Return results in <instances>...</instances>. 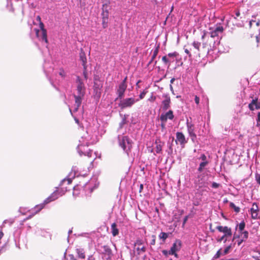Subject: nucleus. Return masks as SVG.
Segmentation results:
<instances>
[{
  "label": "nucleus",
  "mask_w": 260,
  "mask_h": 260,
  "mask_svg": "<svg viewBox=\"0 0 260 260\" xmlns=\"http://www.w3.org/2000/svg\"><path fill=\"white\" fill-rule=\"evenodd\" d=\"M108 19V11L106 12V17H103V24L104 28L106 27Z\"/></svg>",
  "instance_id": "nucleus-28"
},
{
  "label": "nucleus",
  "mask_w": 260,
  "mask_h": 260,
  "mask_svg": "<svg viewBox=\"0 0 260 260\" xmlns=\"http://www.w3.org/2000/svg\"><path fill=\"white\" fill-rule=\"evenodd\" d=\"M193 46L198 50V51H200V47L201 45V43L198 42H193L192 43Z\"/></svg>",
  "instance_id": "nucleus-34"
},
{
  "label": "nucleus",
  "mask_w": 260,
  "mask_h": 260,
  "mask_svg": "<svg viewBox=\"0 0 260 260\" xmlns=\"http://www.w3.org/2000/svg\"><path fill=\"white\" fill-rule=\"evenodd\" d=\"M159 46L158 45L153 52V55L151 57V61H153L156 57L159 51Z\"/></svg>",
  "instance_id": "nucleus-27"
},
{
  "label": "nucleus",
  "mask_w": 260,
  "mask_h": 260,
  "mask_svg": "<svg viewBox=\"0 0 260 260\" xmlns=\"http://www.w3.org/2000/svg\"><path fill=\"white\" fill-rule=\"evenodd\" d=\"M208 164V161H203L202 162L200 163V166H199V167L198 169V171L199 172H202L204 168V167L207 165Z\"/></svg>",
  "instance_id": "nucleus-26"
},
{
  "label": "nucleus",
  "mask_w": 260,
  "mask_h": 260,
  "mask_svg": "<svg viewBox=\"0 0 260 260\" xmlns=\"http://www.w3.org/2000/svg\"><path fill=\"white\" fill-rule=\"evenodd\" d=\"M181 247V241L178 239L176 240L170 249L172 255H174L175 257H177L178 254L176 253V252L179 251Z\"/></svg>",
  "instance_id": "nucleus-6"
},
{
  "label": "nucleus",
  "mask_w": 260,
  "mask_h": 260,
  "mask_svg": "<svg viewBox=\"0 0 260 260\" xmlns=\"http://www.w3.org/2000/svg\"><path fill=\"white\" fill-rule=\"evenodd\" d=\"M162 61L165 63V64H168V66L169 67L170 65V61L168 59L167 56H164L162 57Z\"/></svg>",
  "instance_id": "nucleus-38"
},
{
  "label": "nucleus",
  "mask_w": 260,
  "mask_h": 260,
  "mask_svg": "<svg viewBox=\"0 0 260 260\" xmlns=\"http://www.w3.org/2000/svg\"><path fill=\"white\" fill-rule=\"evenodd\" d=\"M252 257L256 260H260V251L256 252Z\"/></svg>",
  "instance_id": "nucleus-36"
},
{
  "label": "nucleus",
  "mask_w": 260,
  "mask_h": 260,
  "mask_svg": "<svg viewBox=\"0 0 260 260\" xmlns=\"http://www.w3.org/2000/svg\"><path fill=\"white\" fill-rule=\"evenodd\" d=\"M147 243L142 239L138 238L134 243L133 254L136 258H146Z\"/></svg>",
  "instance_id": "nucleus-1"
},
{
  "label": "nucleus",
  "mask_w": 260,
  "mask_h": 260,
  "mask_svg": "<svg viewBox=\"0 0 260 260\" xmlns=\"http://www.w3.org/2000/svg\"><path fill=\"white\" fill-rule=\"evenodd\" d=\"M207 33V31L204 30L203 31V35L202 36L201 39L202 40L203 49L204 50L205 52L209 53L210 50L211 49V46L208 43V40H206L205 39Z\"/></svg>",
  "instance_id": "nucleus-5"
},
{
  "label": "nucleus",
  "mask_w": 260,
  "mask_h": 260,
  "mask_svg": "<svg viewBox=\"0 0 260 260\" xmlns=\"http://www.w3.org/2000/svg\"><path fill=\"white\" fill-rule=\"evenodd\" d=\"M259 209L256 203H254L250 209V213L251 217L253 219H257L258 218Z\"/></svg>",
  "instance_id": "nucleus-14"
},
{
  "label": "nucleus",
  "mask_w": 260,
  "mask_h": 260,
  "mask_svg": "<svg viewBox=\"0 0 260 260\" xmlns=\"http://www.w3.org/2000/svg\"><path fill=\"white\" fill-rule=\"evenodd\" d=\"M147 93V91L144 90L142 92H141L140 93V94L139 95V98H140V99H143L145 95H146Z\"/></svg>",
  "instance_id": "nucleus-46"
},
{
  "label": "nucleus",
  "mask_w": 260,
  "mask_h": 260,
  "mask_svg": "<svg viewBox=\"0 0 260 260\" xmlns=\"http://www.w3.org/2000/svg\"><path fill=\"white\" fill-rule=\"evenodd\" d=\"M104 248V254L108 255V258H110L112 255V251L110 246L108 245L103 246Z\"/></svg>",
  "instance_id": "nucleus-21"
},
{
  "label": "nucleus",
  "mask_w": 260,
  "mask_h": 260,
  "mask_svg": "<svg viewBox=\"0 0 260 260\" xmlns=\"http://www.w3.org/2000/svg\"><path fill=\"white\" fill-rule=\"evenodd\" d=\"M248 108L250 111H254L255 109H260V102L258 101V98L256 97L253 99L248 105Z\"/></svg>",
  "instance_id": "nucleus-12"
},
{
  "label": "nucleus",
  "mask_w": 260,
  "mask_h": 260,
  "mask_svg": "<svg viewBox=\"0 0 260 260\" xmlns=\"http://www.w3.org/2000/svg\"><path fill=\"white\" fill-rule=\"evenodd\" d=\"M76 251L79 258L84 259L85 258V252L84 249L81 248H77Z\"/></svg>",
  "instance_id": "nucleus-22"
},
{
  "label": "nucleus",
  "mask_w": 260,
  "mask_h": 260,
  "mask_svg": "<svg viewBox=\"0 0 260 260\" xmlns=\"http://www.w3.org/2000/svg\"><path fill=\"white\" fill-rule=\"evenodd\" d=\"M111 233L112 235L115 237L118 235L119 230L117 228V224L116 223H113L111 225Z\"/></svg>",
  "instance_id": "nucleus-23"
},
{
  "label": "nucleus",
  "mask_w": 260,
  "mask_h": 260,
  "mask_svg": "<svg viewBox=\"0 0 260 260\" xmlns=\"http://www.w3.org/2000/svg\"><path fill=\"white\" fill-rule=\"evenodd\" d=\"M169 237V234L165 232H161L159 235V238L165 241Z\"/></svg>",
  "instance_id": "nucleus-29"
},
{
  "label": "nucleus",
  "mask_w": 260,
  "mask_h": 260,
  "mask_svg": "<svg viewBox=\"0 0 260 260\" xmlns=\"http://www.w3.org/2000/svg\"><path fill=\"white\" fill-rule=\"evenodd\" d=\"M219 186V184H218V183H217L213 182V183H212V187L213 188H218Z\"/></svg>",
  "instance_id": "nucleus-47"
},
{
  "label": "nucleus",
  "mask_w": 260,
  "mask_h": 260,
  "mask_svg": "<svg viewBox=\"0 0 260 260\" xmlns=\"http://www.w3.org/2000/svg\"><path fill=\"white\" fill-rule=\"evenodd\" d=\"M59 75L61 76L63 78H64L65 76H66V74H65V72H64V71L63 70V69H60V71L59 72Z\"/></svg>",
  "instance_id": "nucleus-43"
},
{
  "label": "nucleus",
  "mask_w": 260,
  "mask_h": 260,
  "mask_svg": "<svg viewBox=\"0 0 260 260\" xmlns=\"http://www.w3.org/2000/svg\"><path fill=\"white\" fill-rule=\"evenodd\" d=\"M230 206L231 208H233L236 213L240 212V208L237 207L233 203H230Z\"/></svg>",
  "instance_id": "nucleus-30"
},
{
  "label": "nucleus",
  "mask_w": 260,
  "mask_h": 260,
  "mask_svg": "<svg viewBox=\"0 0 260 260\" xmlns=\"http://www.w3.org/2000/svg\"><path fill=\"white\" fill-rule=\"evenodd\" d=\"M255 178L257 182L260 185V174H257L255 176Z\"/></svg>",
  "instance_id": "nucleus-51"
},
{
  "label": "nucleus",
  "mask_w": 260,
  "mask_h": 260,
  "mask_svg": "<svg viewBox=\"0 0 260 260\" xmlns=\"http://www.w3.org/2000/svg\"><path fill=\"white\" fill-rule=\"evenodd\" d=\"M176 135V143L177 144L178 142L180 145L184 146L187 143L184 135L182 132H177Z\"/></svg>",
  "instance_id": "nucleus-9"
},
{
  "label": "nucleus",
  "mask_w": 260,
  "mask_h": 260,
  "mask_svg": "<svg viewBox=\"0 0 260 260\" xmlns=\"http://www.w3.org/2000/svg\"><path fill=\"white\" fill-rule=\"evenodd\" d=\"M94 82H102L98 76L94 77Z\"/></svg>",
  "instance_id": "nucleus-50"
},
{
  "label": "nucleus",
  "mask_w": 260,
  "mask_h": 260,
  "mask_svg": "<svg viewBox=\"0 0 260 260\" xmlns=\"http://www.w3.org/2000/svg\"><path fill=\"white\" fill-rule=\"evenodd\" d=\"M126 80L127 77H125V78L123 80V81L120 83V84H124L125 85H127Z\"/></svg>",
  "instance_id": "nucleus-54"
},
{
  "label": "nucleus",
  "mask_w": 260,
  "mask_h": 260,
  "mask_svg": "<svg viewBox=\"0 0 260 260\" xmlns=\"http://www.w3.org/2000/svg\"><path fill=\"white\" fill-rule=\"evenodd\" d=\"M103 85V82H94L93 91L95 95L98 98L101 96Z\"/></svg>",
  "instance_id": "nucleus-7"
},
{
  "label": "nucleus",
  "mask_w": 260,
  "mask_h": 260,
  "mask_svg": "<svg viewBox=\"0 0 260 260\" xmlns=\"http://www.w3.org/2000/svg\"><path fill=\"white\" fill-rule=\"evenodd\" d=\"M156 99L155 96H151V98L149 99L150 101H151L152 102L154 101Z\"/></svg>",
  "instance_id": "nucleus-62"
},
{
  "label": "nucleus",
  "mask_w": 260,
  "mask_h": 260,
  "mask_svg": "<svg viewBox=\"0 0 260 260\" xmlns=\"http://www.w3.org/2000/svg\"><path fill=\"white\" fill-rule=\"evenodd\" d=\"M39 26L42 32V39L46 44H48V41L47 39V30L45 28L44 24L42 21H40V23H39Z\"/></svg>",
  "instance_id": "nucleus-17"
},
{
  "label": "nucleus",
  "mask_w": 260,
  "mask_h": 260,
  "mask_svg": "<svg viewBox=\"0 0 260 260\" xmlns=\"http://www.w3.org/2000/svg\"><path fill=\"white\" fill-rule=\"evenodd\" d=\"M165 123H166V122H162L161 123V127L162 129L165 128V125H166Z\"/></svg>",
  "instance_id": "nucleus-58"
},
{
  "label": "nucleus",
  "mask_w": 260,
  "mask_h": 260,
  "mask_svg": "<svg viewBox=\"0 0 260 260\" xmlns=\"http://www.w3.org/2000/svg\"><path fill=\"white\" fill-rule=\"evenodd\" d=\"M188 219V216H186L184 219H183V225H184L185 223L186 222L187 220Z\"/></svg>",
  "instance_id": "nucleus-56"
},
{
  "label": "nucleus",
  "mask_w": 260,
  "mask_h": 260,
  "mask_svg": "<svg viewBox=\"0 0 260 260\" xmlns=\"http://www.w3.org/2000/svg\"><path fill=\"white\" fill-rule=\"evenodd\" d=\"M245 226V223L244 221H242L240 222L238 225L239 230L240 232H242L244 229Z\"/></svg>",
  "instance_id": "nucleus-32"
},
{
  "label": "nucleus",
  "mask_w": 260,
  "mask_h": 260,
  "mask_svg": "<svg viewBox=\"0 0 260 260\" xmlns=\"http://www.w3.org/2000/svg\"><path fill=\"white\" fill-rule=\"evenodd\" d=\"M163 96L165 99L162 101V109L163 110L166 111L170 107L171 98L168 95Z\"/></svg>",
  "instance_id": "nucleus-15"
},
{
  "label": "nucleus",
  "mask_w": 260,
  "mask_h": 260,
  "mask_svg": "<svg viewBox=\"0 0 260 260\" xmlns=\"http://www.w3.org/2000/svg\"><path fill=\"white\" fill-rule=\"evenodd\" d=\"M46 204H44V202L42 204H40V205H37L36 206V208L37 209V211L36 212V213L38 212L39 211H40L41 210H42L45 206Z\"/></svg>",
  "instance_id": "nucleus-39"
},
{
  "label": "nucleus",
  "mask_w": 260,
  "mask_h": 260,
  "mask_svg": "<svg viewBox=\"0 0 260 260\" xmlns=\"http://www.w3.org/2000/svg\"><path fill=\"white\" fill-rule=\"evenodd\" d=\"M216 229L219 232L224 234V235L231 236L232 235V229L226 226H222L219 225L216 226Z\"/></svg>",
  "instance_id": "nucleus-16"
},
{
  "label": "nucleus",
  "mask_w": 260,
  "mask_h": 260,
  "mask_svg": "<svg viewBox=\"0 0 260 260\" xmlns=\"http://www.w3.org/2000/svg\"><path fill=\"white\" fill-rule=\"evenodd\" d=\"M83 74L84 79L85 80H87L88 79L87 67H83Z\"/></svg>",
  "instance_id": "nucleus-35"
},
{
  "label": "nucleus",
  "mask_w": 260,
  "mask_h": 260,
  "mask_svg": "<svg viewBox=\"0 0 260 260\" xmlns=\"http://www.w3.org/2000/svg\"><path fill=\"white\" fill-rule=\"evenodd\" d=\"M209 29L211 30L210 34V37L212 38H214L219 36L220 34H222L224 30L222 26H218L216 27L214 30H212V28L210 27Z\"/></svg>",
  "instance_id": "nucleus-11"
},
{
  "label": "nucleus",
  "mask_w": 260,
  "mask_h": 260,
  "mask_svg": "<svg viewBox=\"0 0 260 260\" xmlns=\"http://www.w3.org/2000/svg\"><path fill=\"white\" fill-rule=\"evenodd\" d=\"M120 101L118 104V106L121 109H124L126 108L132 107L136 102L139 101V100H135L134 98H129L123 100L120 99Z\"/></svg>",
  "instance_id": "nucleus-2"
},
{
  "label": "nucleus",
  "mask_w": 260,
  "mask_h": 260,
  "mask_svg": "<svg viewBox=\"0 0 260 260\" xmlns=\"http://www.w3.org/2000/svg\"><path fill=\"white\" fill-rule=\"evenodd\" d=\"M177 55H178V53H177L176 52H173V53H169L168 54V56L169 57H171V58H174V57H176Z\"/></svg>",
  "instance_id": "nucleus-42"
},
{
  "label": "nucleus",
  "mask_w": 260,
  "mask_h": 260,
  "mask_svg": "<svg viewBox=\"0 0 260 260\" xmlns=\"http://www.w3.org/2000/svg\"><path fill=\"white\" fill-rule=\"evenodd\" d=\"M244 241V240L243 239H240V240H237V244H238V245L240 246Z\"/></svg>",
  "instance_id": "nucleus-55"
},
{
  "label": "nucleus",
  "mask_w": 260,
  "mask_h": 260,
  "mask_svg": "<svg viewBox=\"0 0 260 260\" xmlns=\"http://www.w3.org/2000/svg\"><path fill=\"white\" fill-rule=\"evenodd\" d=\"M221 249H220L217 251L216 253L213 256L214 259H217L219 258L221 255H223L222 252H221Z\"/></svg>",
  "instance_id": "nucleus-33"
},
{
  "label": "nucleus",
  "mask_w": 260,
  "mask_h": 260,
  "mask_svg": "<svg viewBox=\"0 0 260 260\" xmlns=\"http://www.w3.org/2000/svg\"><path fill=\"white\" fill-rule=\"evenodd\" d=\"M80 60L82 62V64L83 67H87L86 65L87 63V58L86 56V54L85 52L83 51V49H80V53H79Z\"/></svg>",
  "instance_id": "nucleus-20"
},
{
  "label": "nucleus",
  "mask_w": 260,
  "mask_h": 260,
  "mask_svg": "<svg viewBox=\"0 0 260 260\" xmlns=\"http://www.w3.org/2000/svg\"><path fill=\"white\" fill-rule=\"evenodd\" d=\"M152 240L150 242V244L151 245H154L155 244V240H156V236L154 235H152L151 236Z\"/></svg>",
  "instance_id": "nucleus-41"
},
{
  "label": "nucleus",
  "mask_w": 260,
  "mask_h": 260,
  "mask_svg": "<svg viewBox=\"0 0 260 260\" xmlns=\"http://www.w3.org/2000/svg\"><path fill=\"white\" fill-rule=\"evenodd\" d=\"M77 94L84 95L85 93V87L83 82L79 76L76 79Z\"/></svg>",
  "instance_id": "nucleus-3"
},
{
  "label": "nucleus",
  "mask_w": 260,
  "mask_h": 260,
  "mask_svg": "<svg viewBox=\"0 0 260 260\" xmlns=\"http://www.w3.org/2000/svg\"><path fill=\"white\" fill-rule=\"evenodd\" d=\"M220 260H235V259L234 258H230V259H224V258H222V259H220Z\"/></svg>",
  "instance_id": "nucleus-64"
},
{
  "label": "nucleus",
  "mask_w": 260,
  "mask_h": 260,
  "mask_svg": "<svg viewBox=\"0 0 260 260\" xmlns=\"http://www.w3.org/2000/svg\"><path fill=\"white\" fill-rule=\"evenodd\" d=\"M231 248H232V246L231 245L227 246L224 250L223 252H222V255H226L228 253H229L230 250L231 249Z\"/></svg>",
  "instance_id": "nucleus-37"
},
{
  "label": "nucleus",
  "mask_w": 260,
  "mask_h": 260,
  "mask_svg": "<svg viewBox=\"0 0 260 260\" xmlns=\"http://www.w3.org/2000/svg\"><path fill=\"white\" fill-rule=\"evenodd\" d=\"M35 31H36V36H37V37H38L39 33L40 30L38 29H35Z\"/></svg>",
  "instance_id": "nucleus-61"
},
{
  "label": "nucleus",
  "mask_w": 260,
  "mask_h": 260,
  "mask_svg": "<svg viewBox=\"0 0 260 260\" xmlns=\"http://www.w3.org/2000/svg\"><path fill=\"white\" fill-rule=\"evenodd\" d=\"M72 182V179L71 178L64 179L62 180L60 186L63 187L64 185H70Z\"/></svg>",
  "instance_id": "nucleus-25"
},
{
  "label": "nucleus",
  "mask_w": 260,
  "mask_h": 260,
  "mask_svg": "<svg viewBox=\"0 0 260 260\" xmlns=\"http://www.w3.org/2000/svg\"><path fill=\"white\" fill-rule=\"evenodd\" d=\"M87 260H95V258L92 255H90L88 257Z\"/></svg>",
  "instance_id": "nucleus-59"
},
{
  "label": "nucleus",
  "mask_w": 260,
  "mask_h": 260,
  "mask_svg": "<svg viewBox=\"0 0 260 260\" xmlns=\"http://www.w3.org/2000/svg\"><path fill=\"white\" fill-rule=\"evenodd\" d=\"M194 101H195V103L197 104V105H199V103H200V98L199 96H198L197 95H196L195 96V98H194Z\"/></svg>",
  "instance_id": "nucleus-49"
},
{
  "label": "nucleus",
  "mask_w": 260,
  "mask_h": 260,
  "mask_svg": "<svg viewBox=\"0 0 260 260\" xmlns=\"http://www.w3.org/2000/svg\"><path fill=\"white\" fill-rule=\"evenodd\" d=\"M84 95H74V96L75 99V109L74 110L75 111H77L79 108L81 106V103H82V98L84 97Z\"/></svg>",
  "instance_id": "nucleus-18"
},
{
  "label": "nucleus",
  "mask_w": 260,
  "mask_h": 260,
  "mask_svg": "<svg viewBox=\"0 0 260 260\" xmlns=\"http://www.w3.org/2000/svg\"><path fill=\"white\" fill-rule=\"evenodd\" d=\"M155 144H156V152L157 153H159L161 152L162 147L164 145L165 143L161 142L160 139L158 138L155 140Z\"/></svg>",
  "instance_id": "nucleus-19"
},
{
  "label": "nucleus",
  "mask_w": 260,
  "mask_h": 260,
  "mask_svg": "<svg viewBox=\"0 0 260 260\" xmlns=\"http://www.w3.org/2000/svg\"><path fill=\"white\" fill-rule=\"evenodd\" d=\"M228 236L227 235H224L223 236H222L220 239H218L217 240V241L218 242H221L222 240H224V242L225 243L226 241V239H224V238L225 237H228Z\"/></svg>",
  "instance_id": "nucleus-45"
},
{
  "label": "nucleus",
  "mask_w": 260,
  "mask_h": 260,
  "mask_svg": "<svg viewBox=\"0 0 260 260\" xmlns=\"http://www.w3.org/2000/svg\"><path fill=\"white\" fill-rule=\"evenodd\" d=\"M129 139L127 136H123L122 137L121 141L120 142V145L121 146V147L123 149V150H125L126 148L125 146V142H127V143H129Z\"/></svg>",
  "instance_id": "nucleus-24"
},
{
  "label": "nucleus",
  "mask_w": 260,
  "mask_h": 260,
  "mask_svg": "<svg viewBox=\"0 0 260 260\" xmlns=\"http://www.w3.org/2000/svg\"><path fill=\"white\" fill-rule=\"evenodd\" d=\"M37 20L40 23V21H41V18L40 16H38L37 17V18H36Z\"/></svg>",
  "instance_id": "nucleus-60"
},
{
  "label": "nucleus",
  "mask_w": 260,
  "mask_h": 260,
  "mask_svg": "<svg viewBox=\"0 0 260 260\" xmlns=\"http://www.w3.org/2000/svg\"><path fill=\"white\" fill-rule=\"evenodd\" d=\"M59 189H60L59 188H57L56 190H55L48 198H47L44 201V204H47L52 201H55L59 196H62L64 194V192L61 193Z\"/></svg>",
  "instance_id": "nucleus-4"
},
{
  "label": "nucleus",
  "mask_w": 260,
  "mask_h": 260,
  "mask_svg": "<svg viewBox=\"0 0 260 260\" xmlns=\"http://www.w3.org/2000/svg\"><path fill=\"white\" fill-rule=\"evenodd\" d=\"M257 127H260V113H257V118H256V124Z\"/></svg>",
  "instance_id": "nucleus-40"
},
{
  "label": "nucleus",
  "mask_w": 260,
  "mask_h": 260,
  "mask_svg": "<svg viewBox=\"0 0 260 260\" xmlns=\"http://www.w3.org/2000/svg\"><path fill=\"white\" fill-rule=\"evenodd\" d=\"M241 234L242 239L244 241L246 240L248 237V232L247 231H244L240 232Z\"/></svg>",
  "instance_id": "nucleus-31"
},
{
  "label": "nucleus",
  "mask_w": 260,
  "mask_h": 260,
  "mask_svg": "<svg viewBox=\"0 0 260 260\" xmlns=\"http://www.w3.org/2000/svg\"><path fill=\"white\" fill-rule=\"evenodd\" d=\"M185 52L187 54H188V55H189V57H191V53H190L188 49H185Z\"/></svg>",
  "instance_id": "nucleus-57"
},
{
  "label": "nucleus",
  "mask_w": 260,
  "mask_h": 260,
  "mask_svg": "<svg viewBox=\"0 0 260 260\" xmlns=\"http://www.w3.org/2000/svg\"><path fill=\"white\" fill-rule=\"evenodd\" d=\"M187 125V132L189 135V136L191 137V140L193 142L194 141V140L197 138V135L194 133V125L191 123H189L187 122L186 123Z\"/></svg>",
  "instance_id": "nucleus-10"
},
{
  "label": "nucleus",
  "mask_w": 260,
  "mask_h": 260,
  "mask_svg": "<svg viewBox=\"0 0 260 260\" xmlns=\"http://www.w3.org/2000/svg\"><path fill=\"white\" fill-rule=\"evenodd\" d=\"M237 238H239V236H237L235 234L234 235L233 240H236Z\"/></svg>",
  "instance_id": "nucleus-63"
},
{
  "label": "nucleus",
  "mask_w": 260,
  "mask_h": 260,
  "mask_svg": "<svg viewBox=\"0 0 260 260\" xmlns=\"http://www.w3.org/2000/svg\"><path fill=\"white\" fill-rule=\"evenodd\" d=\"M69 256L70 257L69 260H77V259L73 254H69Z\"/></svg>",
  "instance_id": "nucleus-52"
},
{
  "label": "nucleus",
  "mask_w": 260,
  "mask_h": 260,
  "mask_svg": "<svg viewBox=\"0 0 260 260\" xmlns=\"http://www.w3.org/2000/svg\"><path fill=\"white\" fill-rule=\"evenodd\" d=\"M126 88L127 85H125L124 84H120L118 85V88L116 90V93L118 95V96L116 99V101L118 99H122L123 98Z\"/></svg>",
  "instance_id": "nucleus-8"
},
{
  "label": "nucleus",
  "mask_w": 260,
  "mask_h": 260,
  "mask_svg": "<svg viewBox=\"0 0 260 260\" xmlns=\"http://www.w3.org/2000/svg\"><path fill=\"white\" fill-rule=\"evenodd\" d=\"M174 114L172 110H169L165 114H162L160 116V119L161 122H166L169 119L172 120L174 118Z\"/></svg>",
  "instance_id": "nucleus-13"
},
{
  "label": "nucleus",
  "mask_w": 260,
  "mask_h": 260,
  "mask_svg": "<svg viewBox=\"0 0 260 260\" xmlns=\"http://www.w3.org/2000/svg\"><path fill=\"white\" fill-rule=\"evenodd\" d=\"M7 7L10 8V11L11 12H12V13L14 12V9L13 7V5H12V4L10 6L8 5Z\"/></svg>",
  "instance_id": "nucleus-53"
},
{
  "label": "nucleus",
  "mask_w": 260,
  "mask_h": 260,
  "mask_svg": "<svg viewBox=\"0 0 260 260\" xmlns=\"http://www.w3.org/2000/svg\"><path fill=\"white\" fill-rule=\"evenodd\" d=\"M200 158L203 161H207L206 159H207V157L205 155V154H202L201 156V157Z\"/></svg>",
  "instance_id": "nucleus-48"
},
{
  "label": "nucleus",
  "mask_w": 260,
  "mask_h": 260,
  "mask_svg": "<svg viewBox=\"0 0 260 260\" xmlns=\"http://www.w3.org/2000/svg\"><path fill=\"white\" fill-rule=\"evenodd\" d=\"M162 253L166 256H167L168 255H172L171 253V250L169 251H168L167 250H163L162 251Z\"/></svg>",
  "instance_id": "nucleus-44"
}]
</instances>
